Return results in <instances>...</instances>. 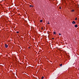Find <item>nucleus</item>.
I'll use <instances>...</instances> for the list:
<instances>
[{"mask_svg":"<svg viewBox=\"0 0 79 79\" xmlns=\"http://www.w3.org/2000/svg\"><path fill=\"white\" fill-rule=\"evenodd\" d=\"M48 24H50V23H48Z\"/></svg>","mask_w":79,"mask_h":79,"instance_id":"16","label":"nucleus"},{"mask_svg":"<svg viewBox=\"0 0 79 79\" xmlns=\"http://www.w3.org/2000/svg\"><path fill=\"white\" fill-rule=\"evenodd\" d=\"M28 48H30V47H29Z\"/></svg>","mask_w":79,"mask_h":79,"instance_id":"17","label":"nucleus"},{"mask_svg":"<svg viewBox=\"0 0 79 79\" xmlns=\"http://www.w3.org/2000/svg\"><path fill=\"white\" fill-rule=\"evenodd\" d=\"M32 7H34V6H32V5L30 6V7H32Z\"/></svg>","mask_w":79,"mask_h":79,"instance_id":"6","label":"nucleus"},{"mask_svg":"<svg viewBox=\"0 0 79 79\" xmlns=\"http://www.w3.org/2000/svg\"><path fill=\"white\" fill-rule=\"evenodd\" d=\"M72 24H76V22L74 21H73L72 22Z\"/></svg>","mask_w":79,"mask_h":79,"instance_id":"2","label":"nucleus"},{"mask_svg":"<svg viewBox=\"0 0 79 79\" xmlns=\"http://www.w3.org/2000/svg\"><path fill=\"white\" fill-rule=\"evenodd\" d=\"M62 65H63V64H60V66L61 67L62 66Z\"/></svg>","mask_w":79,"mask_h":79,"instance_id":"7","label":"nucleus"},{"mask_svg":"<svg viewBox=\"0 0 79 79\" xmlns=\"http://www.w3.org/2000/svg\"><path fill=\"white\" fill-rule=\"evenodd\" d=\"M42 21H43V20H40V22L41 23H42Z\"/></svg>","mask_w":79,"mask_h":79,"instance_id":"4","label":"nucleus"},{"mask_svg":"<svg viewBox=\"0 0 79 79\" xmlns=\"http://www.w3.org/2000/svg\"><path fill=\"white\" fill-rule=\"evenodd\" d=\"M72 12L73 11H74V10H72Z\"/></svg>","mask_w":79,"mask_h":79,"instance_id":"11","label":"nucleus"},{"mask_svg":"<svg viewBox=\"0 0 79 79\" xmlns=\"http://www.w3.org/2000/svg\"><path fill=\"white\" fill-rule=\"evenodd\" d=\"M43 29L44 28L43 27H41V30H43Z\"/></svg>","mask_w":79,"mask_h":79,"instance_id":"10","label":"nucleus"},{"mask_svg":"<svg viewBox=\"0 0 79 79\" xmlns=\"http://www.w3.org/2000/svg\"><path fill=\"white\" fill-rule=\"evenodd\" d=\"M52 39H53V40H54V38H52Z\"/></svg>","mask_w":79,"mask_h":79,"instance_id":"14","label":"nucleus"},{"mask_svg":"<svg viewBox=\"0 0 79 79\" xmlns=\"http://www.w3.org/2000/svg\"><path fill=\"white\" fill-rule=\"evenodd\" d=\"M44 77H43L41 79H43V78H44Z\"/></svg>","mask_w":79,"mask_h":79,"instance_id":"12","label":"nucleus"},{"mask_svg":"<svg viewBox=\"0 0 79 79\" xmlns=\"http://www.w3.org/2000/svg\"><path fill=\"white\" fill-rule=\"evenodd\" d=\"M19 32V31H16V33H17V34H18Z\"/></svg>","mask_w":79,"mask_h":79,"instance_id":"8","label":"nucleus"},{"mask_svg":"<svg viewBox=\"0 0 79 79\" xmlns=\"http://www.w3.org/2000/svg\"><path fill=\"white\" fill-rule=\"evenodd\" d=\"M78 27V26H77V25H75V27Z\"/></svg>","mask_w":79,"mask_h":79,"instance_id":"3","label":"nucleus"},{"mask_svg":"<svg viewBox=\"0 0 79 79\" xmlns=\"http://www.w3.org/2000/svg\"><path fill=\"white\" fill-rule=\"evenodd\" d=\"M59 34L60 35H61V34L59 33Z\"/></svg>","mask_w":79,"mask_h":79,"instance_id":"13","label":"nucleus"},{"mask_svg":"<svg viewBox=\"0 0 79 79\" xmlns=\"http://www.w3.org/2000/svg\"><path fill=\"white\" fill-rule=\"evenodd\" d=\"M53 34H56V31H54Z\"/></svg>","mask_w":79,"mask_h":79,"instance_id":"5","label":"nucleus"},{"mask_svg":"<svg viewBox=\"0 0 79 79\" xmlns=\"http://www.w3.org/2000/svg\"><path fill=\"white\" fill-rule=\"evenodd\" d=\"M77 18H76L75 19V20H77Z\"/></svg>","mask_w":79,"mask_h":79,"instance_id":"9","label":"nucleus"},{"mask_svg":"<svg viewBox=\"0 0 79 79\" xmlns=\"http://www.w3.org/2000/svg\"><path fill=\"white\" fill-rule=\"evenodd\" d=\"M5 47L7 48L8 47V45L7 44H5Z\"/></svg>","mask_w":79,"mask_h":79,"instance_id":"1","label":"nucleus"},{"mask_svg":"<svg viewBox=\"0 0 79 79\" xmlns=\"http://www.w3.org/2000/svg\"><path fill=\"white\" fill-rule=\"evenodd\" d=\"M60 9L61 8V7H60Z\"/></svg>","mask_w":79,"mask_h":79,"instance_id":"15","label":"nucleus"}]
</instances>
